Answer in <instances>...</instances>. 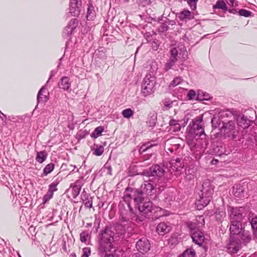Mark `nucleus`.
<instances>
[{
  "mask_svg": "<svg viewBox=\"0 0 257 257\" xmlns=\"http://www.w3.org/2000/svg\"><path fill=\"white\" fill-rule=\"evenodd\" d=\"M232 115L225 111H220L213 115L211 119L212 125L219 128L225 138L234 139L236 137L237 130L235 120L230 118Z\"/></svg>",
  "mask_w": 257,
  "mask_h": 257,
  "instance_id": "1",
  "label": "nucleus"
},
{
  "mask_svg": "<svg viewBox=\"0 0 257 257\" xmlns=\"http://www.w3.org/2000/svg\"><path fill=\"white\" fill-rule=\"evenodd\" d=\"M154 189V186L151 182L146 181L142 185L140 189H134L127 188L124 193L123 197V201L126 202L127 207L130 208L131 215L135 216L132 211V208L131 206V201L133 199L134 201L140 202L144 200L145 194L151 195L152 191Z\"/></svg>",
  "mask_w": 257,
  "mask_h": 257,
  "instance_id": "2",
  "label": "nucleus"
},
{
  "mask_svg": "<svg viewBox=\"0 0 257 257\" xmlns=\"http://www.w3.org/2000/svg\"><path fill=\"white\" fill-rule=\"evenodd\" d=\"M114 232L108 227L101 231L99 237L98 251L100 254L110 251L113 248Z\"/></svg>",
  "mask_w": 257,
  "mask_h": 257,
  "instance_id": "3",
  "label": "nucleus"
},
{
  "mask_svg": "<svg viewBox=\"0 0 257 257\" xmlns=\"http://www.w3.org/2000/svg\"><path fill=\"white\" fill-rule=\"evenodd\" d=\"M202 188L200 199L196 202L197 206L199 209L206 206L210 202L214 191L213 186L208 180L203 183Z\"/></svg>",
  "mask_w": 257,
  "mask_h": 257,
  "instance_id": "4",
  "label": "nucleus"
},
{
  "mask_svg": "<svg viewBox=\"0 0 257 257\" xmlns=\"http://www.w3.org/2000/svg\"><path fill=\"white\" fill-rule=\"evenodd\" d=\"M242 215L239 213L237 209H233L230 214L231 225L230 226V233L235 235L236 238L240 236V233L242 231V227L241 221Z\"/></svg>",
  "mask_w": 257,
  "mask_h": 257,
  "instance_id": "5",
  "label": "nucleus"
},
{
  "mask_svg": "<svg viewBox=\"0 0 257 257\" xmlns=\"http://www.w3.org/2000/svg\"><path fill=\"white\" fill-rule=\"evenodd\" d=\"M187 226L191 230V237L193 241L201 246L205 239L204 233L200 231V226H197L196 223L188 222Z\"/></svg>",
  "mask_w": 257,
  "mask_h": 257,
  "instance_id": "6",
  "label": "nucleus"
},
{
  "mask_svg": "<svg viewBox=\"0 0 257 257\" xmlns=\"http://www.w3.org/2000/svg\"><path fill=\"white\" fill-rule=\"evenodd\" d=\"M156 79L153 75L148 74L144 78L142 88V93L144 96L150 95L154 91Z\"/></svg>",
  "mask_w": 257,
  "mask_h": 257,
  "instance_id": "7",
  "label": "nucleus"
},
{
  "mask_svg": "<svg viewBox=\"0 0 257 257\" xmlns=\"http://www.w3.org/2000/svg\"><path fill=\"white\" fill-rule=\"evenodd\" d=\"M203 116L200 115L192 121V125L189 124L190 128L189 133L192 135L201 136L204 134V130L203 128Z\"/></svg>",
  "mask_w": 257,
  "mask_h": 257,
  "instance_id": "8",
  "label": "nucleus"
},
{
  "mask_svg": "<svg viewBox=\"0 0 257 257\" xmlns=\"http://www.w3.org/2000/svg\"><path fill=\"white\" fill-rule=\"evenodd\" d=\"M130 219H131L127 214H124L123 213H121V225L123 227L124 231L127 232L128 233H131L135 227V224Z\"/></svg>",
  "mask_w": 257,
  "mask_h": 257,
  "instance_id": "9",
  "label": "nucleus"
},
{
  "mask_svg": "<svg viewBox=\"0 0 257 257\" xmlns=\"http://www.w3.org/2000/svg\"><path fill=\"white\" fill-rule=\"evenodd\" d=\"M247 190V184L245 182L235 184L233 187V194L236 197H243Z\"/></svg>",
  "mask_w": 257,
  "mask_h": 257,
  "instance_id": "10",
  "label": "nucleus"
},
{
  "mask_svg": "<svg viewBox=\"0 0 257 257\" xmlns=\"http://www.w3.org/2000/svg\"><path fill=\"white\" fill-rule=\"evenodd\" d=\"M136 247L140 252H147L150 249L151 244L147 238L143 237L136 242Z\"/></svg>",
  "mask_w": 257,
  "mask_h": 257,
  "instance_id": "11",
  "label": "nucleus"
},
{
  "mask_svg": "<svg viewBox=\"0 0 257 257\" xmlns=\"http://www.w3.org/2000/svg\"><path fill=\"white\" fill-rule=\"evenodd\" d=\"M143 200L138 202L134 201L137 205V207L140 212L143 214H147L150 212L152 209V203L150 201L143 202Z\"/></svg>",
  "mask_w": 257,
  "mask_h": 257,
  "instance_id": "12",
  "label": "nucleus"
},
{
  "mask_svg": "<svg viewBox=\"0 0 257 257\" xmlns=\"http://www.w3.org/2000/svg\"><path fill=\"white\" fill-rule=\"evenodd\" d=\"M81 2L79 0H70V13L72 16H78L80 13Z\"/></svg>",
  "mask_w": 257,
  "mask_h": 257,
  "instance_id": "13",
  "label": "nucleus"
},
{
  "mask_svg": "<svg viewBox=\"0 0 257 257\" xmlns=\"http://www.w3.org/2000/svg\"><path fill=\"white\" fill-rule=\"evenodd\" d=\"M195 141V142H188L191 149L201 150L206 148L207 145V142L205 138L196 139Z\"/></svg>",
  "mask_w": 257,
  "mask_h": 257,
  "instance_id": "14",
  "label": "nucleus"
},
{
  "mask_svg": "<svg viewBox=\"0 0 257 257\" xmlns=\"http://www.w3.org/2000/svg\"><path fill=\"white\" fill-rule=\"evenodd\" d=\"M165 172V170L163 167L156 165L150 168L149 176L161 178L164 175Z\"/></svg>",
  "mask_w": 257,
  "mask_h": 257,
  "instance_id": "15",
  "label": "nucleus"
},
{
  "mask_svg": "<svg viewBox=\"0 0 257 257\" xmlns=\"http://www.w3.org/2000/svg\"><path fill=\"white\" fill-rule=\"evenodd\" d=\"M49 92L45 86L42 87L39 90L37 95V102H46L49 99Z\"/></svg>",
  "mask_w": 257,
  "mask_h": 257,
  "instance_id": "16",
  "label": "nucleus"
},
{
  "mask_svg": "<svg viewBox=\"0 0 257 257\" xmlns=\"http://www.w3.org/2000/svg\"><path fill=\"white\" fill-rule=\"evenodd\" d=\"M78 21L76 19H73L71 20L69 24L65 27L63 35L65 36H68L71 35L72 32L76 27L78 24Z\"/></svg>",
  "mask_w": 257,
  "mask_h": 257,
  "instance_id": "17",
  "label": "nucleus"
},
{
  "mask_svg": "<svg viewBox=\"0 0 257 257\" xmlns=\"http://www.w3.org/2000/svg\"><path fill=\"white\" fill-rule=\"evenodd\" d=\"M171 230L170 226L168 225L164 222L159 223L156 228L157 232L162 235H164L166 233L169 232Z\"/></svg>",
  "mask_w": 257,
  "mask_h": 257,
  "instance_id": "18",
  "label": "nucleus"
},
{
  "mask_svg": "<svg viewBox=\"0 0 257 257\" xmlns=\"http://www.w3.org/2000/svg\"><path fill=\"white\" fill-rule=\"evenodd\" d=\"M81 199L85 207L89 208H91L92 207V199L85 191H83L82 193Z\"/></svg>",
  "mask_w": 257,
  "mask_h": 257,
  "instance_id": "19",
  "label": "nucleus"
},
{
  "mask_svg": "<svg viewBox=\"0 0 257 257\" xmlns=\"http://www.w3.org/2000/svg\"><path fill=\"white\" fill-rule=\"evenodd\" d=\"M58 85L60 88L64 90H67L71 86V82H70L68 77H63L61 78Z\"/></svg>",
  "mask_w": 257,
  "mask_h": 257,
  "instance_id": "20",
  "label": "nucleus"
},
{
  "mask_svg": "<svg viewBox=\"0 0 257 257\" xmlns=\"http://www.w3.org/2000/svg\"><path fill=\"white\" fill-rule=\"evenodd\" d=\"M238 125L243 128H246L249 126V120L244 116H239L237 118Z\"/></svg>",
  "mask_w": 257,
  "mask_h": 257,
  "instance_id": "21",
  "label": "nucleus"
},
{
  "mask_svg": "<svg viewBox=\"0 0 257 257\" xmlns=\"http://www.w3.org/2000/svg\"><path fill=\"white\" fill-rule=\"evenodd\" d=\"M170 164L172 168H174L177 171H179L184 167L183 163L181 161V160L178 158L175 159H172Z\"/></svg>",
  "mask_w": 257,
  "mask_h": 257,
  "instance_id": "22",
  "label": "nucleus"
},
{
  "mask_svg": "<svg viewBox=\"0 0 257 257\" xmlns=\"http://www.w3.org/2000/svg\"><path fill=\"white\" fill-rule=\"evenodd\" d=\"M170 131L173 132H176L180 131L181 126L179 123V120L175 119H171L169 121Z\"/></svg>",
  "mask_w": 257,
  "mask_h": 257,
  "instance_id": "23",
  "label": "nucleus"
},
{
  "mask_svg": "<svg viewBox=\"0 0 257 257\" xmlns=\"http://www.w3.org/2000/svg\"><path fill=\"white\" fill-rule=\"evenodd\" d=\"M240 248V245L232 240L230 242L228 246V252L230 253H235Z\"/></svg>",
  "mask_w": 257,
  "mask_h": 257,
  "instance_id": "24",
  "label": "nucleus"
},
{
  "mask_svg": "<svg viewBox=\"0 0 257 257\" xmlns=\"http://www.w3.org/2000/svg\"><path fill=\"white\" fill-rule=\"evenodd\" d=\"M80 180H77L72 188V194L73 198L76 197L79 194L81 186L79 184Z\"/></svg>",
  "mask_w": 257,
  "mask_h": 257,
  "instance_id": "25",
  "label": "nucleus"
},
{
  "mask_svg": "<svg viewBox=\"0 0 257 257\" xmlns=\"http://www.w3.org/2000/svg\"><path fill=\"white\" fill-rule=\"evenodd\" d=\"M179 18L180 20L191 19L193 18V16L191 13L187 10H184L179 14Z\"/></svg>",
  "mask_w": 257,
  "mask_h": 257,
  "instance_id": "26",
  "label": "nucleus"
},
{
  "mask_svg": "<svg viewBox=\"0 0 257 257\" xmlns=\"http://www.w3.org/2000/svg\"><path fill=\"white\" fill-rule=\"evenodd\" d=\"M213 9H221L224 12L227 11L226 3L223 0H218L216 2V4L213 6Z\"/></svg>",
  "mask_w": 257,
  "mask_h": 257,
  "instance_id": "27",
  "label": "nucleus"
},
{
  "mask_svg": "<svg viewBox=\"0 0 257 257\" xmlns=\"http://www.w3.org/2000/svg\"><path fill=\"white\" fill-rule=\"evenodd\" d=\"M238 238L235 237V239L239 240L241 238L243 243H247L251 239V236L249 233L248 232H245L244 230H243L241 233H240V236H238Z\"/></svg>",
  "mask_w": 257,
  "mask_h": 257,
  "instance_id": "28",
  "label": "nucleus"
},
{
  "mask_svg": "<svg viewBox=\"0 0 257 257\" xmlns=\"http://www.w3.org/2000/svg\"><path fill=\"white\" fill-rule=\"evenodd\" d=\"M93 151V154L97 156H101L104 152V147L101 145H94L93 148H91Z\"/></svg>",
  "mask_w": 257,
  "mask_h": 257,
  "instance_id": "29",
  "label": "nucleus"
},
{
  "mask_svg": "<svg viewBox=\"0 0 257 257\" xmlns=\"http://www.w3.org/2000/svg\"><path fill=\"white\" fill-rule=\"evenodd\" d=\"M47 158V154L45 151H41L37 153L36 160L40 163H42Z\"/></svg>",
  "mask_w": 257,
  "mask_h": 257,
  "instance_id": "30",
  "label": "nucleus"
},
{
  "mask_svg": "<svg viewBox=\"0 0 257 257\" xmlns=\"http://www.w3.org/2000/svg\"><path fill=\"white\" fill-rule=\"evenodd\" d=\"M104 131V127L99 126L95 128L94 132L92 133L91 136L94 138H97L101 135L102 133Z\"/></svg>",
  "mask_w": 257,
  "mask_h": 257,
  "instance_id": "31",
  "label": "nucleus"
},
{
  "mask_svg": "<svg viewBox=\"0 0 257 257\" xmlns=\"http://www.w3.org/2000/svg\"><path fill=\"white\" fill-rule=\"evenodd\" d=\"M54 168V164L50 163L46 165L43 169V176H45L53 171Z\"/></svg>",
  "mask_w": 257,
  "mask_h": 257,
  "instance_id": "32",
  "label": "nucleus"
},
{
  "mask_svg": "<svg viewBox=\"0 0 257 257\" xmlns=\"http://www.w3.org/2000/svg\"><path fill=\"white\" fill-rule=\"evenodd\" d=\"M156 145L155 144H144L142 145L140 149H139V153L140 154H143L145 153V152L147 151L149 149H150L151 148H152L154 146H156Z\"/></svg>",
  "mask_w": 257,
  "mask_h": 257,
  "instance_id": "33",
  "label": "nucleus"
},
{
  "mask_svg": "<svg viewBox=\"0 0 257 257\" xmlns=\"http://www.w3.org/2000/svg\"><path fill=\"white\" fill-rule=\"evenodd\" d=\"M177 60L169 58V60L165 65L164 69L166 71L172 68L173 66L175 64Z\"/></svg>",
  "mask_w": 257,
  "mask_h": 257,
  "instance_id": "34",
  "label": "nucleus"
},
{
  "mask_svg": "<svg viewBox=\"0 0 257 257\" xmlns=\"http://www.w3.org/2000/svg\"><path fill=\"white\" fill-rule=\"evenodd\" d=\"M95 16V12L92 6L88 7L86 16L87 19L89 21L93 20Z\"/></svg>",
  "mask_w": 257,
  "mask_h": 257,
  "instance_id": "35",
  "label": "nucleus"
},
{
  "mask_svg": "<svg viewBox=\"0 0 257 257\" xmlns=\"http://www.w3.org/2000/svg\"><path fill=\"white\" fill-rule=\"evenodd\" d=\"M225 215V212L223 209H218L215 212V217L218 220H221Z\"/></svg>",
  "mask_w": 257,
  "mask_h": 257,
  "instance_id": "36",
  "label": "nucleus"
},
{
  "mask_svg": "<svg viewBox=\"0 0 257 257\" xmlns=\"http://www.w3.org/2000/svg\"><path fill=\"white\" fill-rule=\"evenodd\" d=\"M59 183V181H55L52 182L49 186V193H52L53 195V193L57 190V186Z\"/></svg>",
  "mask_w": 257,
  "mask_h": 257,
  "instance_id": "37",
  "label": "nucleus"
},
{
  "mask_svg": "<svg viewBox=\"0 0 257 257\" xmlns=\"http://www.w3.org/2000/svg\"><path fill=\"white\" fill-rule=\"evenodd\" d=\"M133 111L131 108H126L122 110V115L126 118H129L133 116Z\"/></svg>",
  "mask_w": 257,
  "mask_h": 257,
  "instance_id": "38",
  "label": "nucleus"
},
{
  "mask_svg": "<svg viewBox=\"0 0 257 257\" xmlns=\"http://www.w3.org/2000/svg\"><path fill=\"white\" fill-rule=\"evenodd\" d=\"M209 99V96L208 94H205L202 91L198 92L196 99L199 100H208Z\"/></svg>",
  "mask_w": 257,
  "mask_h": 257,
  "instance_id": "39",
  "label": "nucleus"
},
{
  "mask_svg": "<svg viewBox=\"0 0 257 257\" xmlns=\"http://www.w3.org/2000/svg\"><path fill=\"white\" fill-rule=\"evenodd\" d=\"M171 57L170 58L178 60V51L176 48H173L171 49Z\"/></svg>",
  "mask_w": 257,
  "mask_h": 257,
  "instance_id": "40",
  "label": "nucleus"
},
{
  "mask_svg": "<svg viewBox=\"0 0 257 257\" xmlns=\"http://www.w3.org/2000/svg\"><path fill=\"white\" fill-rule=\"evenodd\" d=\"M182 81V79L180 77H177L174 79L170 84V87H175L179 85Z\"/></svg>",
  "mask_w": 257,
  "mask_h": 257,
  "instance_id": "41",
  "label": "nucleus"
},
{
  "mask_svg": "<svg viewBox=\"0 0 257 257\" xmlns=\"http://www.w3.org/2000/svg\"><path fill=\"white\" fill-rule=\"evenodd\" d=\"M238 14L240 16L245 17H248L251 16V12L244 9L239 10Z\"/></svg>",
  "mask_w": 257,
  "mask_h": 257,
  "instance_id": "42",
  "label": "nucleus"
},
{
  "mask_svg": "<svg viewBox=\"0 0 257 257\" xmlns=\"http://www.w3.org/2000/svg\"><path fill=\"white\" fill-rule=\"evenodd\" d=\"M88 236V233L87 231L82 232L80 234V239L82 242H85Z\"/></svg>",
  "mask_w": 257,
  "mask_h": 257,
  "instance_id": "43",
  "label": "nucleus"
},
{
  "mask_svg": "<svg viewBox=\"0 0 257 257\" xmlns=\"http://www.w3.org/2000/svg\"><path fill=\"white\" fill-rule=\"evenodd\" d=\"M128 209H129V211L127 212L126 213V214H127L128 216L130 217V218L131 219H134V218H135V220L137 221V222H141L142 221V220L138 216H136V215L135 214V213L133 212V213L135 214V216H132L131 215V210H130V208L128 207ZM132 211H133V210L132 209Z\"/></svg>",
  "mask_w": 257,
  "mask_h": 257,
  "instance_id": "44",
  "label": "nucleus"
},
{
  "mask_svg": "<svg viewBox=\"0 0 257 257\" xmlns=\"http://www.w3.org/2000/svg\"><path fill=\"white\" fill-rule=\"evenodd\" d=\"M198 0H188L187 3L192 10L196 9V3Z\"/></svg>",
  "mask_w": 257,
  "mask_h": 257,
  "instance_id": "45",
  "label": "nucleus"
},
{
  "mask_svg": "<svg viewBox=\"0 0 257 257\" xmlns=\"http://www.w3.org/2000/svg\"><path fill=\"white\" fill-rule=\"evenodd\" d=\"M91 253V250L89 247H84L83 248V254L82 256L89 257Z\"/></svg>",
  "mask_w": 257,
  "mask_h": 257,
  "instance_id": "46",
  "label": "nucleus"
},
{
  "mask_svg": "<svg viewBox=\"0 0 257 257\" xmlns=\"http://www.w3.org/2000/svg\"><path fill=\"white\" fill-rule=\"evenodd\" d=\"M250 224L252 228L257 231V217L253 218L250 221Z\"/></svg>",
  "mask_w": 257,
  "mask_h": 257,
  "instance_id": "47",
  "label": "nucleus"
},
{
  "mask_svg": "<svg viewBox=\"0 0 257 257\" xmlns=\"http://www.w3.org/2000/svg\"><path fill=\"white\" fill-rule=\"evenodd\" d=\"M196 95V92L193 90H190L188 94L189 99L192 100L195 98Z\"/></svg>",
  "mask_w": 257,
  "mask_h": 257,
  "instance_id": "48",
  "label": "nucleus"
},
{
  "mask_svg": "<svg viewBox=\"0 0 257 257\" xmlns=\"http://www.w3.org/2000/svg\"><path fill=\"white\" fill-rule=\"evenodd\" d=\"M53 195L52 193H48V194L44 195L43 197V201L44 203H46L53 197Z\"/></svg>",
  "mask_w": 257,
  "mask_h": 257,
  "instance_id": "49",
  "label": "nucleus"
},
{
  "mask_svg": "<svg viewBox=\"0 0 257 257\" xmlns=\"http://www.w3.org/2000/svg\"><path fill=\"white\" fill-rule=\"evenodd\" d=\"M226 3L232 7H236L237 4L234 0H226Z\"/></svg>",
  "mask_w": 257,
  "mask_h": 257,
  "instance_id": "50",
  "label": "nucleus"
},
{
  "mask_svg": "<svg viewBox=\"0 0 257 257\" xmlns=\"http://www.w3.org/2000/svg\"><path fill=\"white\" fill-rule=\"evenodd\" d=\"M159 46L158 41H154L152 44V48L154 50H157Z\"/></svg>",
  "mask_w": 257,
  "mask_h": 257,
  "instance_id": "51",
  "label": "nucleus"
},
{
  "mask_svg": "<svg viewBox=\"0 0 257 257\" xmlns=\"http://www.w3.org/2000/svg\"><path fill=\"white\" fill-rule=\"evenodd\" d=\"M172 102H171L170 103L166 102L165 103V105L168 108H170L172 106Z\"/></svg>",
  "mask_w": 257,
  "mask_h": 257,
  "instance_id": "52",
  "label": "nucleus"
},
{
  "mask_svg": "<svg viewBox=\"0 0 257 257\" xmlns=\"http://www.w3.org/2000/svg\"><path fill=\"white\" fill-rule=\"evenodd\" d=\"M228 12L230 13H234V12H236V10L235 9H231V10H229Z\"/></svg>",
  "mask_w": 257,
  "mask_h": 257,
  "instance_id": "53",
  "label": "nucleus"
},
{
  "mask_svg": "<svg viewBox=\"0 0 257 257\" xmlns=\"http://www.w3.org/2000/svg\"><path fill=\"white\" fill-rule=\"evenodd\" d=\"M105 257H117V256L116 255H114L113 254H108V255L105 256Z\"/></svg>",
  "mask_w": 257,
  "mask_h": 257,
  "instance_id": "54",
  "label": "nucleus"
},
{
  "mask_svg": "<svg viewBox=\"0 0 257 257\" xmlns=\"http://www.w3.org/2000/svg\"><path fill=\"white\" fill-rule=\"evenodd\" d=\"M107 169L109 170V174L111 175V168L110 166H109L107 167Z\"/></svg>",
  "mask_w": 257,
  "mask_h": 257,
  "instance_id": "55",
  "label": "nucleus"
},
{
  "mask_svg": "<svg viewBox=\"0 0 257 257\" xmlns=\"http://www.w3.org/2000/svg\"><path fill=\"white\" fill-rule=\"evenodd\" d=\"M155 120H156V118H152V123L153 124V125H154L155 124Z\"/></svg>",
  "mask_w": 257,
  "mask_h": 257,
  "instance_id": "56",
  "label": "nucleus"
},
{
  "mask_svg": "<svg viewBox=\"0 0 257 257\" xmlns=\"http://www.w3.org/2000/svg\"><path fill=\"white\" fill-rule=\"evenodd\" d=\"M168 150H169L171 152H173V149H169Z\"/></svg>",
  "mask_w": 257,
  "mask_h": 257,
  "instance_id": "57",
  "label": "nucleus"
},
{
  "mask_svg": "<svg viewBox=\"0 0 257 257\" xmlns=\"http://www.w3.org/2000/svg\"><path fill=\"white\" fill-rule=\"evenodd\" d=\"M149 2V0H145V3L147 4Z\"/></svg>",
  "mask_w": 257,
  "mask_h": 257,
  "instance_id": "58",
  "label": "nucleus"
},
{
  "mask_svg": "<svg viewBox=\"0 0 257 257\" xmlns=\"http://www.w3.org/2000/svg\"><path fill=\"white\" fill-rule=\"evenodd\" d=\"M199 218H200V219H201L202 220L203 222H204V219H203V218H202V217H199Z\"/></svg>",
  "mask_w": 257,
  "mask_h": 257,
  "instance_id": "59",
  "label": "nucleus"
},
{
  "mask_svg": "<svg viewBox=\"0 0 257 257\" xmlns=\"http://www.w3.org/2000/svg\"><path fill=\"white\" fill-rule=\"evenodd\" d=\"M123 1L125 2H128L129 1V0H123Z\"/></svg>",
  "mask_w": 257,
  "mask_h": 257,
  "instance_id": "60",
  "label": "nucleus"
},
{
  "mask_svg": "<svg viewBox=\"0 0 257 257\" xmlns=\"http://www.w3.org/2000/svg\"><path fill=\"white\" fill-rule=\"evenodd\" d=\"M142 0H138V2L140 3H141Z\"/></svg>",
  "mask_w": 257,
  "mask_h": 257,
  "instance_id": "61",
  "label": "nucleus"
},
{
  "mask_svg": "<svg viewBox=\"0 0 257 257\" xmlns=\"http://www.w3.org/2000/svg\"><path fill=\"white\" fill-rule=\"evenodd\" d=\"M2 114L3 115V116H4V117H5V118H6V115H4L3 113H2Z\"/></svg>",
  "mask_w": 257,
  "mask_h": 257,
  "instance_id": "62",
  "label": "nucleus"
},
{
  "mask_svg": "<svg viewBox=\"0 0 257 257\" xmlns=\"http://www.w3.org/2000/svg\"><path fill=\"white\" fill-rule=\"evenodd\" d=\"M203 225H204V224H201V226H203Z\"/></svg>",
  "mask_w": 257,
  "mask_h": 257,
  "instance_id": "63",
  "label": "nucleus"
}]
</instances>
